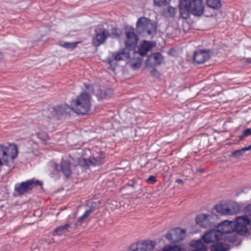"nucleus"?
<instances>
[{
	"label": "nucleus",
	"mask_w": 251,
	"mask_h": 251,
	"mask_svg": "<svg viewBox=\"0 0 251 251\" xmlns=\"http://www.w3.org/2000/svg\"><path fill=\"white\" fill-rule=\"evenodd\" d=\"M18 155L17 145L10 144L8 147L0 145V166L5 165L10 168L14 167V159Z\"/></svg>",
	"instance_id": "1"
},
{
	"label": "nucleus",
	"mask_w": 251,
	"mask_h": 251,
	"mask_svg": "<svg viewBox=\"0 0 251 251\" xmlns=\"http://www.w3.org/2000/svg\"><path fill=\"white\" fill-rule=\"evenodd\" d=\"M157 23L145 17L138 19L136 24V30L143 36H154L157 32Z\"/></svg>",
	"instance_id": "2"
},
{
	"label": "nucleus",
	"mask_w": 251,
	"mask_h": 251,
	"mask_svg": "<svg viewBox=\"0 0 251 251\" xmlns=\"http://www.w3.org/2000/svg\"><path fill=\"white\" fill-rule=\"evenodd\" d=\"M90 98L88 93H81L76 99L72 101L71 106L73 111L78 114H87L91 107Z\"/></svg>",
	"instance_id": "3"
},
{
	"label": "nucleus",
	"mask_w": 251,
	"mask_h": 251,
	"mask_svg": "<svg viewBox=\"0 0 251 251\" xmlns=\"http://www.w3.org/2000/svg\"><path fill=\"white\" fill-rule=\"evenodd\" d=\"M95 37L93 39V44L95 46H99L103 44L106 39L111 36L112 37L117 38L119 34L113 32L112 35L110 33L108 30L104 28L101 25L98 26L95 29Z\"/></svg>",
	"instance_id": "4"
},
{
	"label": "nucleus",
	"mask_w": 251,
	"mask_h": 251,
	"mask_svg": "<svg viewBox=\"0 0 251 251\" xmlns=\"http://www.w3.org/2000/svg\"><path fill=\"white\" fill-rule=\"evenodd\" d=\"M179 6L191 9V13L195 16H200L203 14L204 6L201 0H180Z\"/></svg>",
	"instance_id": "5"
},
{
	"label": "nucleus",
	"mask_w": 251,
	"mask_h": 251,
	"mask_svg": "<svg viewBox=\"0 0 251 251\" xmlns=\"http://www.w3.org/2000/svg\"><path fill=\"white\" fill-rule=\"evenodd\" d=\"M92 157L89 159L79 158L78 165L81 167L97 166L104 162V153L102 151L93 153Z\"/></svg>",
	"instance_id": "6"
},
{
	"label": "nucleus",
	"mask_w": 251,
	"mask_h": 251,
	"mask_svg": "<svg viewBox=\"0 0 251 251\" xmlns=\"http://www.w3.org/2000/svg\"><path fill=\"white\" fill-rule=\"evenodd\" d=\"M37 185L42 186V183L39 180L32 178L23 182L21 183L16 184L14 189L19 194L23 195L32 189L34 186Z\"/></svg>",
	"instance_id": "7"
},
{
	"label": "nucleus",
	"mask_w": 251,
	"mask_h": 251,
	"mask_svg": "<svg viewBox=\"0 0 251 251\" xmlns=\"http://www.w3.org/2000/svg\"><path fill=\"white\" fill-rule=\"evenodd\" d=\"M155 243L153 241L146 240L133 243L129 251H151L154 248Z\"/></svg>",
	"instance_id": "8"
},
{
	"label": "nucleus",
	"mask_w": 251,
	"mask_h": 251,
	"mask_svg": "<svg viewBox=\"0 0 251 251\" xmlns=\"http://www.w3.org/2000/svg\"><path fill=\"white\" fill-rule=\"evenodd\" d=\"M125 34L126 35L125 45L126 49L131 50L137 44L138 36L134 32V29L132 27L126 28Z\"/></svg>",
	"instance_id": "9"
},
{
	"label": "nucleus",
	"mask_w": 251,
	"mask_h": 251,
	"mask_svg": "<svg viewBox=\"0 0 251 251\" xmlns=\"http://www.w3.org/2000/svg\"><path fill=\"white\" fill-rule=\"evenodd\" d=\"M129 57V52L127 49H123L119 51L114 52L111 57L108 59V63L110 66V68L112 70L114 69V67L112 65L114 64V61H120L125 60Z\"/></svg>",
	"instance_id": "10"
},
{
	"label": "nucleus",
	"mask_w": 251,
	"mask_h": 251,
	"mask_svg": "<svg viewBox=\"0 0 251 251\" xmlns=\"http://www.w3.org/2000/svg\"><path fill=\"white\" fill-rule=\"evenodd\" d=\"M201 238L204 242L208 244L218 241L222 236L218 230H211L206 232Z\"/></svg>",
	"instance_id": "11"
},
{
	"label": "nucleus",
	"mask_w": 251,
	"mask_h": 251,
	"mask_svg": "<svg viewBox=\"0 0 251 251\" xmlns=\"http://www.w3.org/2000/svg\"><path fill=\"white\" fill-rule=\"evenodd\" d=\"M163 60V57L160 53H154L148 57L146 65L147 67H154L160 65Z\"/></svg>",
	"instance_id": "12"
},
{
	"label": "nucleus",
	"mask_w": 251,
	"mask_h": 251,
	"mask_svg": "<svg viewBox=\"0 0 251 251\" xmlns=\"http://www.w3.org/2000/svg\"><path fill=\"white\" fill-rule=\"evenodd\" d=\"M72 111V106L64 104L54 107L51 113L53 116L58 117L61 115L70 114Z\"/></svg>",
	"instance_id": "13"
},
{
	"label": "nucleus",
	"mask_w": 251,
	"mask_h": 251,
	"mask_svg": "<svg viewBox=\"0 0 251 251\" xmlns=\"http://www.w3.org/2000/svg\"><path fill=\"white\" fill-rule=\"evenodd\" d=\"M210 54L208 50H200L194 52L193 60L197 64H201L208 60Z\"/></svg>",
	"instance_id": "14"
},
{
	"label": "nucleus",
	"mask_w": 251,
	"mask_h": 251,
	"mask_svg": "<svg viewBox=\"0 0 251 251\" xmlns=\"http://www.w3.org/2000/svg\"><path fill=\"white\" fill-rule=\"evenodd\" d=\"M153 47L152 44L151 42L147 41H144L142 44H140L139 49L138 52L135 53V54H139L141 57H143L146 55L147 52L152 48Z\"/></svg>",
	"instance_id": "15"
},
{
	"label": "nucleus",
	"mask_w": 251,
	"mask_h": 251,
	"mask_svg": "<svg viewBox=\"0 0 251 251\" xmlns=\"http://www.w3.org/2000/svg\"><path fill=\"white\" fill-rule=\"evenodd\" d=\"M174 242H177L183 239L186 235V231L184 229L176 228L172 230Z\"/></svg>",
	"instance_id": "16"
},
{
	"label": "nucleus",
	"mask_w": 251,
	"mask_h": 251,
	"mask_svg": "<svg viewBox=\"0 0 251 251\" xmlns=\"http://www.w3.org/2000/svg\"><path fill=\"white\" fill-rule=\"evenodd\" d=\"M209 215L201 214L198 215L196 218V222L201 227H206L209 225Z\"/></svg>",
	"instance_id": "17"
},
{
	"label": "nucleus",
	"mask_w": 251,
	"mask_h": 251,
	"mask_svg": "<svg viewBox=\"0 0 251 251\" xmlns=\"http://www.w3.org/2000/svg\"><path fill=\"white\" fill-rule=\"evenodd\" d=\"M227 215H235L240 211L239 205L235 202H231L228 203Z\"/></svg>",
	"instance_id": "18"
},
{
	"label": "nucleus",
	"mask_w": 251,
	"mask_h": 251,
	"mask_svg": "<svg viewBox=\"0 0 251 251\" xmlns=\"http://www.w3.org/2000/svg\"><path fill=\"white\" fill-rule=\"evenodd\" d=\"M70 226V224H66L57 227L52 232L53 236H60L65 233Z\"/></svg>",
	"instance_id": "19"
},
{
	"label": "nucleus",
	"mask_w": 251,
	"mask_h": 251,
	"mask_svg": "<svg viewBox=\"0 0 251 251\" xmlns=\"http://www.w3.org/2000/svg\"><path fill=\"white\" fill-rule=\"evenodd\" d=\"M61 170L66 177H69L71 175L70 164L66 161H62L61 163Z\"/></svg>",
	"instance_id": "20"
},
{
	"label": "nucleus",
	"mask_w": 251,
	"mask_h": 251,
	"mask_svg": "<svg viewBox=\"0 0 251 251\" xmlns=\"http://www.w3.org/2000/svg\"><path fill=\"white\" fill-rule=\"evenodd\" d=\"M228 203H220L215 206L216 211L223 215H227Z\"/></svg>",
	"instance_id": "21"
},
{
	"label": "nucleus",
	"mask_w": 251,
	"mask_h": 251,
	"mask_svg": "<svg viewBox=\"0 0 251 251\" xmlns=\"http://www.w3.org/2000/svg\"><path fill=\"white\" fill-rule=\"evenodd\" d=\"M228 249V246L223 243H218L211 247V251H226Z\"/></svg>",
	"instance_id": "22"
},
{
	"label": "nucleus",
	"mask_w": 251,
	"mask_h": 251,
	"mask_svg": "<svg viewBox=\"0 0 251 251\" xmlns=\"http://www.w3.org/2000/svg\"><path fill=\"white\" fill-rule=\"evenodd\" d=\"M176 12V9L174 7L168 6L163 9V15L167 17H174Z\"/></svg>",
	"instance_id": "23"
},
{
	"label": "nucleus",
	"mask_w": 251,
	"mask_h": 251,
	"mask_svg": "<svg viewBox=\"0 0 251 251\" xmlns=\"http://www.w3.org/2000/svg\"><path fill=\"white\" fill-rule=\"evenodd\" d=\"M207 5L213 9H217L221 6V0H206Z\"/></svg>",
	"instance_id": "24"
},
{
	"label": "nucleus",
	"mask_w": 251,
	"mask_h": 251,
	"mask_svg": "<svg viewBox=\"0 0 251 251\" xmlns=\"http://www.w3.org/2000/svg\"><path fill=\"white\" fill-rule=\"evenodd\" d=\"M190 12L191 13V9L179 7L180 15L183 19H188L190 16Z\"/></svg>",
	"instance_id": "25"
},
{
	"label": "nucleus",
	"mask_w": 251,
	"mask_h": 251,
	"mask_svg": "<svg viewBox=\"0 0 251 251\" xmlns=\"http://www.w3.org/2000/svg\"><path fill=\"white\" fill-rule=\"evenodd\" d=\"M78 42H64L60 45L67 49L73 50L76 47Z\"/></svg>",
	"instance_id": "26"
},
{
	"label": "nucleus",
	"mask_w": 251,
	"mask_h": 251,
	"mask_svg": "<svg viewBox=\"0 0 251 251\" xmlns=\"http://www.w3.org/2000/svg\"><path fill=\"white\" fill-rule=\"evenodd\" d=\"M100 92L101 94L99 96L100 99H108L113 94V91L111 89H106L104 93L102 92L101 91H100Z\"/></svg>",
	"instance_id": "27"
},
{
	"label": "nucleus",
	"mask_w": 251,
	"mask_h": 251,
	"mask_svg": "<svg viewBox=\"0 0 251 251\" xmlns=\"http://www.w3.org/2000/svg\"><path fill=\"white\" fill-rule=\"evenodd\" d=\"M163 251H181V248L178 246H165L163 250Z\"/></svg>",
	"instance_id": "28"
},
{
	"label": "nucleus",
	"mask_w": 251,
	"mask_h": 251,
	"mask_svg": "<svg viewBox=\"0 0 251 251\" xmlns=\"http://www.w3.org/2000/svg\"><path fill=\"white\" fill-rule=\"evenodd\" d=\"M170 1L171 0H154L153 2L155 6H161L167 5Z\"/></svg>",
	"instance_id": "29"
},
{
	"label": "nucleus",
	"mask_w": 251,
	"mask_h": 251,
	"mask_svg": "<svg viewBox=\"0 0 251 251\" xmlns=\"http://www.w3.org/2000/svg\"><path fill=\"white\" fill-rule=\"evenodd\" d=\"M251 135V128H247L243 131L242 134L239 136V140H242L244 138Z\"/></svg>",
	"instance_id": "30"
},
{
	"label": "nucleus",
	"mask_w": 251,
	"mask_h": 251,
	"mask_svg": "<svg viewBox=\"0 0 251 251\" xmlns=\"http://www.w3.org/2000/svg\"><path fill=\"white\" fill-rule=\"evenodd\" d=\"M244 152L245 151L242 148L241 149L234 151L233 152H232V154L234 157L236 158H238L240 156H242Z\"/></svg>",
	"instance_id": "31"
},
{
	"label": "nucleus",
	"mask_w": 251,
	"mask_h": 251,
	"mask_svg": "<svg viewBox=\"0 0 251 251\" xmlns=\"http://www.w3.org/2000/svg\"><path fill=\"white\" fill-rule=\"evenodd\" d=\"M142 60V57L140 58L138 57L137 61L135 63H132L131 67L134 70L139 68L141 67Z\"/></svg>",
	"instance_id": "32"
},
{
	"label": "nucleus",
	"mask_w": 251,
	"mask_h": 251,
	"mask_svg": "<svg viewBox=\"0 0 251 251\" xmlns=\"http://www.w3.org/2000/svg\"><path fill=\"white\" fill-rule=\"evenodd\" d=\"M37 137L42 140L45 141L48 139V135L45 132H41L37 133Z\"/></svg>",
	"instance_id": "33"
},
{
	"label": "nucleus",
	"mask_w": 251,
	"mask_h": 251,
	"mask_svg": "<svg viewBox=\"0 0 251 251\" xmlns=\"http://www.w3.org/2000/svg\"><path fill=\"white\" fill-rule=\"evenodd\" d=\"M157 180L153 176H151L147 180V182L149 184H154L156 182Z\"/></svg>",
	"instance_id": "34"
},
{
	"label": "nucleus",
	"mask_w": 251,
	"mask_h": 251,
	"mask_svg": "<svg viewBox=\"0 0 251 251\" xmlns=\"http://www.w3.org/2000/svg\"><path fill=\"white\" fill-rule=\"evenodd\" d=\"M173 232L171 231V232L167 233L166 234L165 237H166V239H167L169 241H171L172 242H174V238H173Z\"/></svg>",
	"instance_id": "35"
},
{
	"label": "nucleus",
	"mask_w": 251,
	"mask_h": 251,
	"mask_svg": "<svg viewBox=\"0 0 251 251\" xmlns=\"http://www.w3.org/2000/svg\"><path fill=\"white\" fill-rule=\"evenodd\" d=\"M151 74L152 76L155 77H158L159 76V73L158 72V71L155 69H153L151 72Z\"/></svg>",
	"instance_id": "36"
},
{
	"label": "nucleus",
	"mask_w": 251,
	"mask_h": 251,
	"mask_svg": "<svg viewBox=\"0 0 251 251\" xmlns=\"http://www.w3.org/2000/svg\"><path fill=\"white\" fill-rule=\"evenodd\" d=\"M93 211V209L90 208L88 210H87L85 211V212L84 213V214L82 215L83 216V217H84L85 218H86Z\"/></svg>",
	"instance_id": "37"
},
{
	"label": "nucleus",
	"mask_w": 251,
	"mask_h": 251,
	"mask_svg": "<svg viewBox=\"0 0 251 251\" xmlns=\"http://www.w3.org/2000/svg\"><path fill=\"white\" fill-rule=\"evenodd\" d=\"M85 218L84 217H83V215H82L81 216H80L78 219V222H79V223H81L83 220V219Z\"/></svg>",
	"instance_id": "38"
},
{
	"label": "nucleus",
	"mask_w": 251,
	"mask_h": 251,
	"mask_svg": "<svg viewBox=\"0 0 251 251\" xmlns=\"http://www.w3.org/2000/svg\"><path fill=\"white\" fill-rule=\"evenodd\" d=\"M243 150H244L245 152V151H249V150H251V149L250 146H248V147H245V148H243Z\"/></svg>",
	"instance_id": "39"
},
{
	"label": "nucleus",
	"mask_w": 251,
	"mask_h": 251,
	"mask_svg": "<svg viewBox=\"0 0 251 251\" xmlns=\"http://www.w3.org/2000/svg\"><path fill=\"white\" fill-rule=\"evenodd\" d=\"M176 182L178 183H183V180L181 179H177L176 180Z\"/></svg>",
	"instance_id": "40"
},
{
	"label": "nucleus",
	"mask_w": 251,
	"mask_h": 251,
	"mask_svg": "<svg viewBox=\"0 0 251 251\" xmlns=\"http://www.w3.org/2000/svg\"><path fill=\"white\" fill-rule=\"evenodd\" d=\"M134 182H132V184H129V185L132 187L134 186Z\"/></svg>",
	"instance_id": "41"
},
{
	"label": "nucleus",
	"mask_w": 251,
	"mask_h": 251,
	"mask_svg": "<svg viewBox=\"0 0 251 251\" xmlns=\"http://www.w3.org/2000/svg\"><path fill=\"white\" fill-rule=\"evenodd\" d=\"M2 54L0 52V60L1 59H2Z\"/></svg>",
	"instance_id": "42"
},
{
	"label": "nucleus",
	"mask_w": 251,
	"mask_h": 251,
	"mask_svg": "<svg viewBox=\"0 0 251 251\" xmlns=\"http://www.w3.org/2000/svg\"><path fill=\"white\" fill-rule=\"evenodd\" d=\"M249 146L250 147V148L251 149V144Z\"/></svg>",
	"instance_id": "43"
}]
</instances>
